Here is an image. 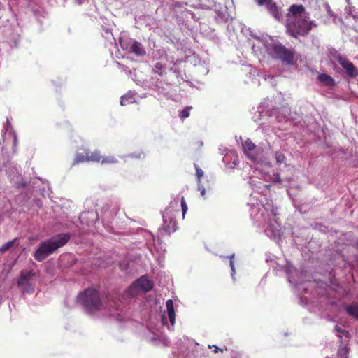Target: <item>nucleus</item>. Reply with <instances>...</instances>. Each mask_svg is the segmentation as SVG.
<instances>
[{
    "label": "nucleus",
    "instance_id": "obj_36",
    "mask_svg": "<svg viewBox=\"0 0 358 358\" xmlns=\"http://www.w3.org/2000/svg\"><path fill=\"white\" fill-rule=\"evenodd\" d=\"M199 189L201 191V194L204 196H205V189L203 187H201L199 186Z\"/></svg>",
    "mask_w": 358,
    "mask_h": 358
},
{
    "label": "nucleus",
    "instance_id": "obj_7",
    "mask_svg": "<svg viewBox=\"0 0 358 358\" xmlns=\"http://www.w3.org/2000/svg\"><path fill=\"white\" fill-rule=\"evenodd\" d=\"M337 61L340 65L345 70L348 75L351 78H355L358 76V70L355 68L352 62L346 57L341 55L337 57Z\"/></svg>",
    "mask_w": 358,
    "mask_h": 358
},
{
    "label": "nucleus",
    "instance_id": "obj_32",
    "mask_svg": "<svg viewBox=\"0 0 358 358\" xmlns=\"http://www.w3.org/2000/svg\"><path fill=\"white\" fill-rule=\"evenodd\" d=\"M334 329L338 333H341L343 336L348 338L349 333L348 331L342 329L341 327H339L338 325H336L334 327Z\"/></svg>",
    "mask_w": 358,
    "mask_h": 358
},
{
    "label": "nucleus",
    "instance_id": "obj_33",
    "mask_svg": "<svg viewBox=\"0 0 358 358\" xmlns=\"http://www.w3.org/2000/svg\"><path fill=\"white\" fill-rule=\"evenodd\" d=\"M272 0H256L257 4L259 6H264V5H267L268 3H269Z\"/></svg>",
    "mask_w": 358,
    "mask_h": 358
},
{
    "label": "nucleus",
    "instance_id": "obj_3",
    "mask_svg": "<svg viewBox=\"0 0 358 358\" xmlns=\"http://www.w3.org/2000/svg\"><path fill=\"white\" fill-rule=\"evenodd\" d=\"M287 33L294 37L307 35L312 29V23L308 20V17H296V19H287L286 24Z\"/></svg>",
    "mask_w": 358,
    "mask_h": 358
},
{
    "label": "nucleus",
    "instance_id": "obj_41",
    "mask_svg": "<svg viewBox=\"0 0 358 358\" xmlns=\"http://www.w3.org/2000/svg\"><path fill=\"white\" fill-rule=\"evenodd\" d=\"M327 358H328V357H327Z\"/></svg>",
    "mask_w": 358,
    "mask_h": 358
},
{
    "label": "nucleus",
    "instance_id": "obj_21",
    "mask_svg": "<svg viewBox=\"0 0 358 358\" xmlns=\"http://www.w3.org/2000/svg\"><path fill=\"white\" fill-rule=\"evenodd\" d=\"M282 268L287 274L288 281L292 282L290 275L294 271V268L291 265L289 262H287L286 264L283 266Z\"/></svg>",
    "mask_w": 358,
    "mask_h": 358
},
{
    "label": "nucleus",
    "instance_id": "obj_6",
    "mask_svg": "<svg viewBox=\"0 0 358 358\" xmlns=\"http://www.w3.org/2000/svg\"><path fill=\"white\" fill-rule=\"evenodd\" d=\"M153 288V283L150 280L147 276L143 275L137 279L130 287V289H136L148 292Z\"/></svg>",
    "mask_w": 358,
    "mask_h": 358
},
{
    "label": "nucleus",
    "instance_id": "obj_8",
    "mask_svg": "<svg viewBox=\"0 0 358 358\" xmlns=\"http://www.w3.org/2000/svg\"><path fill=\"white\" fill-rule=\"evenodd\" d=\"M303 5L293 4L289 8L287 17L296 19V17H308Z\"/></svg>",
    "mask_w": 358,
    "mask_h": 358
},
{
    "label": "nucleus",
    "instance_id": "obj_23",
    "mask_svg": "<svg viewBox=\"0 0 358 358\" xmlns=\"http://www.w3.org/2000/svg\"><path fill=\"white\" fill-rule=\"evenodd\" d=\"M16 239H13L12 241H9L2 246L0 247V252L3 253L8 250H9L12 246H13Z\"/></svg>",
    "mask_w": 358,
    "mask_h": 358
},
{
    "label": "nucleus",
    "instance_id": "obj_10",
    "mask_svg": "<svg viewBox=\"0 0 358 358\" xmlns=\"http://www.w3.org/2000/svg\"><path fill=\"white\" fill-rule=\"evenodd\" d=\"M34 273L32 271H22L20 272V278L17 281V285L19 287H22L25 285H30L29 281L30 278L34 275Z\"/></svg>",
    "mask_w": 358,
    "mask_h": 358
},
{
    "label": "nucleus",
    "instance_id": "obj_29",
    "mask_svg": "<svg viewBox=\"0 0 358 358\" xmlns=\"http://www.w3.org/2000/svg\"><path fill=\"white\" fill-rule=\"evenodd\" d=\"M194 168L196 169V176L197 178L198 182L199 183L201 178L203 176V171L202 169L196 164H194Z\"/></svg>",
    "mask_w": 358,
    "mask_h": 358
},
{
    "label": "nucleus",
    "instance_id": "obj_25",
    "mask_svg": "<svg viewBox=\"0 0 358 358\" xmlns=\"http://www.w3.org/2000/svg\"><path fill=\"white\" fill-rule=\"evenodd\" d=\"M222 257L229 258V266H230L231 270V277L233 279H234V274H235V267H234V254H232L228 257L222 256Z\"/></svg>",
    "mask_w": 358,
    "mask_h": 358
},
{
    "label": "nucleus",
    "instance_id": "obj_22",
    "mask_svg": "<svg viewBox=\"0 0 358 358\" xmlns=\"http://www.w3.org/2000/svg\"><path fill=\"white\" fill-rule=\"evenodd\" d=\"M117 162V159L114 156L102 157L101 160L102 164H115Z\"/></svg>",
    "mask_w": 358,
    "mask_h": 358
},
{
    "label": "nucleus",
    "instance_id": "obj_35",
    "mask_svg": "<svg viewBox=\"0 0 358 358\" xmlns=\"http://www.w3.org/2000/svg\"><path fill=\"white\" fill-rule=\"evenodd\" d=\"M213 347H214L213 352H214L215 353H217V352H218L219 351L223 352V350H222V349H221V348H220L219 347H217V346H216V345H213Z\"/></svg>",
    "mask_w": 358,
    "mask_h": 358
},
{
    "label": "nucleus",
    "instance_id": "obj_18",
    "mask_svg": "<svg viewBox=\"0 0 358 358\" xmlns=\"http://www.w3.org/2000/svg\"><path fill=\"white\" fill-rule=\"evenodd\" d=\"M348 314L358 320V305H348L345 306Z\"/></svg>",
    "mask_w": 358,
    "mask_h": 358
},
{
    "label": "nucleus",
    "instance_id": "obj_17",
    "mask_svg": "<svg viewBox=\"0 0 358 358\" xmlns=\"http://www.w3.org/2000/svg\"><path fill=\"white\" fill-rule=\"evenodd\" d=\"M87 151L88 161L93 162H101L102 156L99 150H95L92 152Z\"/></svg>",
    "mask_w": 358,
    "mask_h": 358
},
{
    "label": "nucleus",
    "instance_id": "obj_34",
    "mask_svg": "<svg viewBox=\"0 0 358 358\" xmlns=\"http://www.w3.org/2000/svg\"><path fill=\"white\" fill-rule=\"evenodd\" d=\"M255 145L251 141L248 140V150H252L255 148Z\"/></svg>",
    "mask_w": 358,
    "mask_h": 358
},
{
    "label": "nucleus",
    "instance_id": "obj_37",
    "mask_svg": "<svg viewBox=\"0 0 358 358\" xmlns=\"http://www.w3.org/2000/svg\"><path fill=\"white\" fill-rule=\"evenodd\" d=\"M242 148L243 151L245 154H246V147L244 145V144H242Z\"/></svg>",
    "mask_w": 358,
    "mask_h": 358
},
{
    "label": "nucleus",
    "instance_id": "obj_30",
    "mask_svg": "<svg viewBox=\"0 0 358 358\" xmlns=\"http://www.w3.org/2000/svg\"><path fill=\"white\" fill-rule=\"evenodd\" d=\"M181 207H182V216L184 217L188 210V207H187V205L185 202L184 197H182V199H181Z\"/></svg>",
    "mask_w": 358,
    "mask_h": 358
},
{
    "label": "nucleus",
    "instance_id": "obj_19",
    "mask_svg": "<svg viewBox=\"0 0 358 358\" xmlns=\"http://www.w3.org/2000/svg\"><path fill=\"white\" fill-rule=\"evenodd\" d=\"M348 352L349 349L347 347V345L341 342V345L338 349V358H348Z\"/></svg>",
    "mask_w": 358,
    "mask_h": 358
},
{
    "label": "nucleus",
    "instance_id": "obj_39",
    "mask_svg": "<svg viewBox=\"0 0 358 358\" xmlns=\"http://www.w3.org/2000/svg\"><path fill=\"white\" fill-rule=\"evenodd\" d=\"M198 144L200 147H201L203 145V142L202 141H198Z\"/></svg>",
    "mask_w": 358,
    "mask_h": 358
},
{
    "label": "nucleus",
    "instance_id": "obj_26",
    "mask_svg": "<svg viewBox=\"0 0 358 358\" xmlns=\"http://www.w3.org/2000/svg\"><path fill=\"white\" fill-rule=\"evenodd\" d=\"M275 157L276 162L278 164H280L285 162V159H286L285 155L279 151L275 152Z\"/></svg>",
    "mask_w": 358,
    "mask_h": 358
},
{
    "label": "nucleus",
    "instance_id": "obj_5",
    "mask_svg": "<svg viewBox=\"0 0 358 358\" xmlns=\"http://www.w3.org/2000/svg\"><path fill=\"white\" fill-rule=\"evenodd\" d=\"M120 43L123 50H125L129 53L134 54L137 57H142L146 54V51L143 45L134 39L129 38L124 41H120Z\"/></svg>",
    "mask_w": 358,
    "mask_h": 358
},
{
    "label": "nucleus",
    "instance_id": "obj_27",
    "mask_svg": "<svg viewBox=\"0 0 358 358\" xmlns=\"http://www.w3.org/2000/svg\"><path fill=\"white\" fill-rule=\"evenodd\" d=\"M192 109L191 106H187L182 110H181L179 113V116L181 119L187 118L189 116V110Z\"/></svg>",
    "mask_w": 358,
    "mask_h": 358
},
{
    "label": "nucleus",
    "instance_id": "obj_40",
    "mask_svg": "<svg viewBox=\"0 0 358 358\" xmlns=\"http://www.w3.org/2000/svg\"><path fill=\"white\" fill-rule=\"evenodd\" d=\"M76 1H78V3L79 4H80V3H82V1H81V0H76Z\"/></svg>",
    "mask_w": 358,
    "mask_h": 358
},
{
    "label": "nucleus",
    "instance_id": "obj_20",
    "mask_svg": "<svg viewBox=\"0 0 358 358\" xmlns=\"http://www.w3.org/2000/svg\"><path fill=\"white\" fill-rule=\"evenodd\" d=\"M85 162H89L87 151L85 152V155L82 154V153H78L75 157L73 164L76 165L79 163Z\"/></svg>",
    "mask_w": 358,
    "mask_h": 358
},
{
    "label": "nucleus",
    "instance_id": "obj_24",
    "mask_svg": "<svg viewBox=\"0 0 358 358\" xmlns=\"http://www.w3.org/2000/svg\"><path fill=\"white\" fill-rule=\"evenodd\" d=\"M133 97L129 95H124L121 97L120 104L122 106H126L133 102Z\"/></svg>",
    "mask_w": 358,
    "mask_h": 358
},
{
    "label": "nucleus",
    "instance_id": "obj_9",
    "mask_svg": "<svg viewBox=\"0 0 358 358\" xmlns=\"http://www.w3.org/2000/svg\"><path fill=\"white\" fill-rule=\"evenodd\" d=\"M281 225H268L264 230L265 234L271 239L274 240L277 243L281 241Z\"/></svg>",
    "mask_w": 358,
    "mask_h": 358
},
{
    "label": "nucleus",
    "instance_id": "obj_4",
    "mask_svg": "<svg viewBox=\"0 0 358 358\" xmlns=\"http://www.w3.org/2000/svg\"><path fill=\"white\" fill-rule=\"evenodd\" d=\"M273 51L275 57L282 60L287 64H292L294 62V52L293 50L287 48L281 43H275L273 45Z\"/></svg>",
    "mask_w": 358,
    "mask_h": 358
},
{
    "label": "nucleus",
    "instance_id": "obj_14",
    "mask_svg": "<svg viewBox=\"0 0 358 358\" xmlns=\"http://www.w3.org/2000/svg\"><path fill=\"white\" fill-rule=\"evenodd\" d=\"M167 314L169 319V321L172 325L175 323L176 320V314L173 308V302L171 299H169L166 302Z\"/></svg>",
    "mask_w": 358,
    "mask_h": 358
},
{
    "label": "nucleus",
    "instance_id": "obj_28",
    "mask_svg": "<svg viewBox=\"0 0 358 358\" xmlns=\"http://www.w3.org/2000/svg\"><path fill=\"white\" fill-rule=\"evenodd\" d=\"M163 69H164V65L161 62H157L155 64L153 71L155 72V73H157L159 76H162V71Z\"/></svg>",
    "mask_w": 358,
    "mask_h": 358
},
{
    "label": "nucleus",
    "instance_id": "obj_31",
    "mask_svg": "<svg viewBox=\"0 0 358 358\" xmlns=\"http://www.w3.org/2000/svg\"><path fill=\"white\" fill-rule=\"evenodd\" d=\"M272 181L275 183L281 184L282 180L280 178V175L278 173H275L273 175Z\"/></svg>",
    "mask_w": 358,
    "mask_h": 358
},
{
    "label": "nucleus",
    "instance_id": "obj_11",
    "mask_svg": "<svg viewBox=\"0 0 358 358\" xmlns=\"http://www.w3.org/2000/svg\"><path fill=\"white\" fill-rule=\"evenodd\" d=\"M266 8L269 13L277 20H280L282 18V13L276 3L272 2V1L266 5Z\"/></svg>",
    "mask_w": 358,
    "mask_h": 358
},
{
    "label": "nucleus",
    "instance_id": "obj_15",
    "mask_svg": "<svg viewBox=\"0 0 358 358\" xmlns=\"http://www.w3.org/2000/svg\"><path fill=\"white\" fill-rule=\"evenodd\" d=\"M318 80L323 83L324 85L328 87L334 86L336 85V82L334 79L328 74L321 73L317 76Z\"/></svg>",
    "mask_w": 358,
    "mask_h": 358
},
{
    "label": "nucleus",
    "instance_id": "obj_2",
    "mask_svg": "<svg viewBox=\"0 0 358 358\" xmlns=\"http://www.w3.org/2000/svg\"><path fill=\"white\" fill-rule=\"evenodd\" d=\"M78 301L83 309L88 313H94L101 309L103 303L99 292L93 287H88L81 292L78 297Z\"/></svg>",
    "mask_w": 358,
    "mask_h": 358
},
{
    "label": "nucleus",
    "instance_id": "obj_13",
    "mask_svg": "<svg viewBox=\"0 0 358 358\" xmlns=\"http://www.w3.org/2000/svg\"><path fill=\"white\" fill-rule=\"evenodd\" d=\"M96 218L97 215L93 210L83 212L80 215V220L82 224H89L88 219H92L90 222H94Z\"/></svg>",
    "mask_w": 358,
    "mask_h": 358
},
{
    "label": "nucleus",
    "instance_id": "obj_38",
    "mask_svg": "<svg viewBox=\"0 0 358 358\" xmlns=\"http://www.w3.org/2000/svg\"><path fill=\"white\" fill-rule=\"evenodd\" d=\"M106 226H107V230L110 231V229L112 228V226H111V225H110V224H108V225H106Z\"/></svg>",
    "mask_w": 358,
    "mask_h": 358
},
{
    "label": "nucleus",
    "instance_id": "obj_1",
    "mask_svg": "<svg viewBox=\"0 0 358 358\" xmlns=\"http://www.w3.org/2000/svg\"><path fill=\"white\" fill-rule=\"evenodd\" d=\"M70 238L71 234L69 233H62L41 241L34 252V259L37 262H43L59 248L65 245Z\"/></svg>",
    "mask_w": 358,
    "mask_h": 358
},
{
    "label": "nucleus",
    "instance_id": "obj_16",
    "mask_svg": "<svg viewBox=\"0 0 358 358\" xmlns=\"http://www.w3.org/2000/svg\"><path fill=\"white\" fill-rule=\"evenodd\" d=\"M164 224H176L177 220L176 219L175 213L172 210L166 211L163 215Z\"/></svg>",
    "mask_w": 358,
    "mask_h": 358
},
{
    "label": "nucleus",
    "instance_id": "obj_12",
    "mask_svg": "<svg viewBox=\"0 0 358 358\" xmlns=\"http://www.w3.org/2000/svg\"><path fill=\"white\" fill-rule=\"evenodd\" d=\"M176 230V225H172L171 227L170 225H162V227L158 229L157 236L163 238L166 236H169Z\"/></svg>",
    "mask_w": 358,
    "mask_h": 358
}]
</instances>
